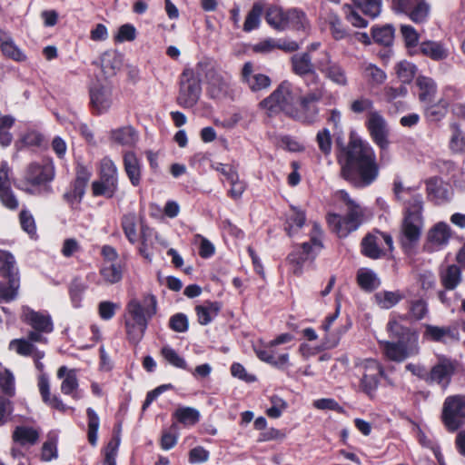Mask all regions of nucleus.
<instances>
[{"instance_id":"1","label":"nucleus","mask_w":465,"mask_h":465,"mask_svg":"<svg viewBox=\"0 0 465 465\" xmlns=\"http://www.w3.org/2000/svg\"><path fill=\"white\" fill-rule=\"evenodd\" d=\"M341 175L356 187L369 186L378 178L376 154L367 141L360 138L351 139Z\"/></svg>"},{"instance_id":"2","label":"nucleus","mask_w":465,"mask_h":465,"mask_svg":"<svg viewBox=\"0 0 465 465\" xmlns=\"http://www.w3.org/2000/svg\"><path fill=\"white\" fill-rule=\"evenodd\" d=\"M300 94V88L289 81H283L269 96L260 102L259 107L268 116L283 113L292 118Z\"/></svg>"},{"instance_id":"3","label":"nucleus","mask_w":465,"mask_h":465,"mask_svg":"<svg viewBox=\"0 0 465 465\" xmlns=\"http://www.w3.org/2000/svg\"><path fill=\"white\" fill-rule=\"evenodd\" d=\"M309 236V242L294 247L287 257L292 271L296 275H301L304 262L310 259L313 260L323 248V232L319 223H312Z\"/></svg>"},{"instance_id":"4","label":"nucleus","mask_w":465,"mask_h":465,"mask_svg":"<svg viewBox=\"0 0 465 465\" xmlns=\"http://www.w3.org/2000/svg\"><path fill=\"white\" fill-rule=\"evenodd\" d=\"M342 200L347 206V214L342 217L336 213H329L327 222L330 228L341 238L356 231L361 223L363 212L359 204L350 198L347 193L341 192Z\"/></svg>"},{"instance_id":"5","label":"nucleus","mask_w":465,"mask_h":465,"mask_svg":"<svg viewBox=\"0 0 465 465\" xmlns=\"http://www.w3.org/2000/svg\"><path fill=\"white\" fill-rule=\"evenodd\" d=\"M422 211L421 195H415L413 202H409L405 206L401 223V234L404 242L411 243L420 239L424 226Z\"/></svg>"},{"instance_id":"6","label":"nucleus","mask_w":465,"mask_h":465,"mask_svg":"<svg viewBox=\"0 0 465 465\" xmlns=\"http://www.w3.org/2000/svg\"><path fill=\"white\" fill-rule=\"evenodd\" d=\"M383 356L392 361L401 362L420 354L419 334L413 333L407 340L398 341H380Z\"/></svg>"},{"instance_id":"7","label":"nucleus","mask_w":465,"mask_h":465,"mask_svg":"<svg viewBox=\"0 0 465 465\" xmlns=\"http://www.w3.org/2000/svg\"><path fill=\"white\" fill-rule=\"evenodd\" d=\"M325 93V88L321 85L308 91L303 95L300 94L292 119L306 124L315 123L320 114L318 103L323 99Z\"/></svg>"},{"instance_id":"8","label":"nucleus","mask_w":465,"mask_h":465,"mask_svg":"<svg viewBox=\"0 0 465 465\" xmlns=\"http://www.w3.org/2000/svg\"><path fill=\"white\" fill-rule=\"evenodd\" d=\"M356 366L361 371L360 380V390L368 397L373 398L381 384V379L385 376L383 366L374 359L360 360Z\"/></svg>"},{"instance_id":"9","label":"nucleus","mask_w":465,"mask_h":465,"mask_svg":"<svg viewBox=\"0 0 465 465\" xmlns=\"http://www.w3.org/2000/svg\"><path fill=\"white\" fill-rule=\"evenodd\" d=\"M292 340L293 336L292 334L282 333L262 346H255V354L262 361L269 363L279 369L283 368L289 363V353H280L277 346L280 344L288 343Z\"/></svg>"},{"instance_id":"10","label":"nucleus","mask_w":465,"mask_h":465,"mask_svg":"<svg viewBox=\"0 0 465 465\" xmlns=\"http://www.w3.org/2000/svg\"><path fill=\"white\" fill-rule=\"evenodd\" d=\"M118 188V170L110 158H104L100 164V179L92 183L94 196L112 198Z\"/></svg>"},{"instance_id":"11","label":"nucleus","mask_w":465,"mask_h":465,"mask_svg":"<svg viewBox=\"0 0 465 465\" xmlns=\"http://www.w3.org/2000/svg\"><path fill=\"white\" fill-rule=\"evenodd\" d=\"M54 177V167L50 159L32 163L25 174V187L29 193H36L40 185L50 183Z\"/></svg>"},{"instance_id":"12","label":"nucleus","mask_w":465,"mask_h":465,"mask_svg":"<svg viewBox=\"0 0 465 465\" xmlns=\"http://www.w3.org/2000/svg\"><path fill=\"white\" fill-rule=\"evenodd\" d=\"M202 87L199 77L193 70L185 69L180 79V89L176 98L177 104L183 108L193 107L201 95Z\"/></svg>"},{"instance_id":"13","label":"nucleus","mask_w":465,"mask_h":465,"mask_svg":"<svg viewBox=\"0 0 465 465\" xmlns=\"http://www.w3.org/2000/svg\"><path fill=\"white\" fill-rule=\"evenodd\" d=\"M442 420L450 430H456L465 421V396L452 395L445 399L442 407Z\"/></svg>"},{"instance_id":"14","label":"nucleus","mask_w":465,"mask_h":465,"mask_svg":"<svg viewBox=\"0 0 465 465\" xmlns=\"http://www.w3.org/2000/svg\"><path fill=\"white\" fill-rule=\"evenodd\" d=\"M198 75L204 74L208 82V93L213 98H221L224 96L229 88V83L226 78L222 76L214 68L211 61H201L196 65Z\"/></svg>"},{"instance_id":"15","label":"nucleus","mask_w":465,"mask_h":465,"mask_svg":"<svg viewBox=\"0 0 465 465\" xmlns=\"http://www.w3.org/2000/svg\"><path fill=\"white\" fill-rule=\"evenodd\" d=\"M455 371V361L442 355L438 356L437 362L428 372L427 383H436L446 390Z\"/></svg>"},{"instance_id":"16","label":"nucleus","mask_w":465,"mask_h":465,"mask_svg":"<svg viewBox=\"0 0 465 465\" xmlns=\"http://www.w3.org/2000/svg\"><path fill=\"white\" fill-rule=\"evenodd\" d=\"M317 69L325 78L339 86L348 84V77L345 69L339 64L333 62L328 52H322L316 60Z\"/></svg>"},{"instance_id":"17","label":"nucleus","mask_w":465,"mask_h":465,"mask_svg":"<svg viewBox=\"0 0 465 465\" xmlns=\"http://www.w3.org/2000/svg\"><path fill=\"white\" fill-rule=\"evenodd\" d=\"M452 237V230L445 222H438L431 226L426 234L424 248L430 252L443 250Z\"/></svg>"},{"instance_id":"18","label":"nucleus","mask_w":465,"mask_h":465,"mask_svg":"<svg viewBox=\"0 0 465 465\" xmlns=\"http://www.w3.org/2000/svg\"><path fill=\"white\" fill-rule=\"evenodd\" d=\"M127 314L125 320L146 322L156 312V299L153 295L143 297V302L137 299L131 300L126 307Z\"/></svg>"},{"instance_id":"19","label":"nucleus","mask_w":465,"mask_h":465,"mask_svg":"<svg viewBox=\"0 0 465 465\" xmlns=\"http://www.w3.org/2000/svg\"><path fill=\"white\" fill-rule=\"evenodd\" d=\"M366 127L372 141L381 148L386 149L389 145V129L385 118L378 111L368 114Z\"/></svg>"},{"instance_id":"20","label":"nucleus","mask_w":465,"mask_h":465,"mask_svg":"<svg viewBox=\"0 0 465 465\" xmlns=\"http://www.w3.org/2000/svg\"><path fill=\"white\" fill-rule=\"evenodd\" d=\"M90 104L94 114L101 115L106 114L113 105V91L110 86L94 84L89 91Z\"/></svg>"},{"instance_id":"21","label":"nucleus","mask_w":465,"mask_h":465,"mask_svg":"<svg viewBox=\"0 0 465 465\" xmlns=\"http://www.w3.org/2000/svg\"><path fill=\"white\" fill-rule=\"evenodd\" d=\"M383 243L389 250L392 249V238L389 234L383 232L368 234L362 240L361 252L369 258L379 259L384 254Z\"/></svg>"},{"instance_id":"22","label":"nucleus","mask_w":465,"mask_h":465,"mask_svg":"<svg viewBox=\"0 0 465 465\" xmlns=\"http://www.w3.org/2000/svg\"><path fill=\"white\" fill-rule=\"evenodd\" d=\"M21 320L35 331L51 333L54 330V323L49 313L34 311L28 306L22 308Z\"/></svg>"},{"instance_id":"23","label":"nucleus","mask_w":465,"mask_h":465,"mask_svg":"<svg viewBox=\"0 0 465 465\" xmlns=\"http://www.w3.org/2000/svg\"><path fill=\"white\" fill-rule=\"evenodd\" d=\"M8 349L15 351L20 356L32 357L36 369L40 371H43L44 364L41 360L45 357V353L38 350L30 341L25 338L14 339L9 342Z\"/></svg>"},{"instance_id":"24","label":"nucleus","mask_w":465,"mask_h":465,"mask_svg":"<svg viewBox=\"0 0 465 465\" xmlns=\"http://www.w3.org/2000/svg\"><path fill=\"white\" fill-rule=\"evenodd\" d=\"M57 377L62 380L60 389L63 394L69 395L74 400H80L83 397L79 391V381L75 369L61 366L57 371Z\"/></svg>"},{"instance_id":"25","label":"nucleus","mask_w":465,"mask_h":465,"mask_svg":"<svg viewBox=\"0 0 465 465\" xmlns=\"http://www.w3.org/2000/svg\"><path fill=\"white\" fill-rule=\"evenodd\" d=\"M242 82L252 92L267 89L271 85L270 77L255 70L253 64L250 62L244 64L242 70Z\"/></svg>"},{"instance_id":"26","label":"nucleus","mask_w":465,"mask_h":465,"mask_svg":"<svg viewBox=\"0 0 465 465\" xmlns=\"http://www.w3.org/2000/svg\"><path fill=\"white\" fill-rule=\"evenodd\" d=\"M0 49L4 56L21 63L27 59L25 52L15 43L9 33L0 29Z\"/></svg>"},{"instance_id":"27","label":"nucleus","mask_w":465,"mask_h":465,"mask_svg":"<svg viewBox=\"0 0 465 465\" xmlns=\"http://www.w3.org/2000/svg\"><path fill=\"white\" fill-rule=\"evenodd\" d=\"M292 71L300 75H310L312 80L317 82L319 81V75L315 71V66L312 62V57L308 53H302L294 54L292 59Z\"/></svg>"},{"instance_id":"28","label":"nucleus","mask_w":465,"mask_h":465,"mask_svg":"<svg viewBox=\"0 0 465 465\" xmlns=\"http://www.w3.org/2000/svg\"><path fill=\"white\" fill-rule=\"evenodd\" d=\"M124 172L133 186H138L142 180V165L140 160L133 152H126L124 154Z\"/></svg>"},{"instance_id":"29","label":"nucleus","mask_w":465,"mask_h":465,"mask_svg":"<svg viewBox=\"0 0 465 465\" xmlns=\"http://www.w3.org/2000/svg\"><path fill=\"white\" fill-rule=\"evenodd\" d=\"M441 285L448 291L455 290L462 282V272L456 264H450L440 272Z\"/></svg>"},{"instance_id":"30","label":"nucleus","mask_w":465,"mask_h":465,"mask_svg":"<svg viewBox=\"0 0 465 465\" xmlns=\"http://www.w3.org/2000/svg\"><path fill=\"white\" fill-rule=\"evenodd\" d=\"M38 389L43 401L51 408L61 411H65L66 406L63 401L56 395H51L49 380L46 375L42 374L38 378Z\"/></svg>"},{"instance_id":"31","label":"nucleus","mask_w":465,"mask_h":465,"mask_svg":"<svg viewBox=\"0 0 465 465\" xmlns=\"http://www.w3.org/2000/svg\"><path fill=\"white\" fill-rule=\"evenodd\" d=\"M424 338L435 342H447L457 340V333L450 327H440L430 324L425 325Z\"/></svg>"},{"instance_id":"32","label":"nucleus","mask_w":465,"mask_h":465,"mask_svg":"<svg viewBox=\"0 0 465 465\" xmlns=\"http://www.w3.org/2000/svg\"><path fill=\"white\" fill-rule=\"evenodd\" d=\"M110 139L124 146H134L138 141V134L132 126H123L111 131Z\"/></svg>"},{"instance_id":"33","label":"nucleus","mask_w":465,"mask_h":465,"mask_svg":"<svg viewBox=\"0 0 465 465\" xmlns=\"http://www.w3.org/2000/svg\"><path fill=\"white\" fill-rule=\"evenodd\" d=\"M419 99L423 103H430L437 92L435 81L428 76L419 75L416 79Z\"/></svg>"},{"instance_id":"34","label":"nucleus","mask_w":465,"mask_h":465,"mask_svg":"<svg viewBox=\"0 0 465 465\" xmlns=\"http://www.w3.org/2000/svg\"><path fill=\"white\" fill-rule=\"evenodd\" d=\"M306 221L305 213L303 211L292 207L287 213L285 231L290 237L297 234L299 230L304 225Z\"/></svg>"},{"instance_id":"35","label":"nucleus","mask_w":465,"mask_h":465,"mask_svg":"<svg viewBox=\"0 0 465 465\" xmlns=\"http://www.w3.org/2000/svg\"><path fill=\"white\" fill-rule=\"evenodd\" d=\"M221 310L219 302H205L201 305L195 307L198 322L201 325L209 324L217 315Z\"/></svg>"},{"instance_id":"36","label":"nucleus","mask_w":465,"mask_h":465,"mask_svg":"<svg viewBox=\"0 0 465 465\" xmlns=\"http://www.w3.org/2000/svg\"><path fill=\"white\" fill-rule=\"evenodd\" d=\"M265 19L275 30H286L287 11L282 8L276 5L270 6L266 11Z\"/></svg>"},{"instance_id":"37","label":"nucleus","mask_w":465,"mask_h":465,"mask_svg":"<svg viewBox=\"0 0 465 465\" xmlns=\"http://www.w3.org/2000/svg\"><path fill=\"white\" fill-rule=\"evenodd\" d=\"M420 52L432 60H444L449 55L448 49L440 42L426 41L420 44Z\"/></svg>"},{"instance_id":"38","label":"nucleus","mask_w":465,"mask_h":465,"mask_svg":"<svg viewBox=\"0 0 465 465\" xmlns=\"http://www.w3.org/2000/svg\"><path fill=\"white\" fill-rule=\"evenodd\" d=\"M375 303L381 309H391L398 304L404 295L400 291H381L374 294Z\"/></svg>"},{"instance_id":"39","label":"nucleus","mask_w":465,"mask_h":465,"mask_svg":"<svg viewBox=\"0 0 465 465\" xmlns=\"http://www.w3.org/2000/svg\"><path fill=\"white\" fill-rule=\"evenodd\" d=\"M12 437L13 440L20 445H34L39 438V433L32 427L17 426Z\"/></svg>"},{"instance_id":"40","label":"nucleus","mask_w":465,"mask_h":465,"mask_svg":"<svg viewBox=\"0 0 465 465\" xmlns=\"http://www.w3.org/2000/svg\"><path fill=\"white\" fill-rule=\"evenodd\" d=\"M403 14L407 15L416 24L424 23L430 14V5L425 0H415L411 5L410 9Z\"/></svg>"},{"instance_id":"41","label":"nucleus","mask_w":465,"mask_h":465,"mask_svg":"<svg viewBox=\"0 0 465 465\" xmlns=\"http://www.w3.org/2000/svg\"><path fill=\"white\" fill-rule=\"evenodd\" d=\"M357 282L360 287L366 292H371L381 285L378 275L373 271L364 268L358 271Z\"/></svg>"},{"instance_id":"42","label":"nucleus","mask_w":465,"mask_h":465,"mask_svg":"<svg viewBox=\"0 0 465 465\" xmlns=\"http://www.w3.org/2000/svg\"><path fill=\"white\" fill-rule=\"evenodd\" d=\"M262 13V4L260 2L254 3L251 10L246 15L242 26L243 31L249 33L257 29L260 26Z\"/></svg>"},{"instance_id":"43","label":"nucleus","mask_w":465,"mask_h":465,"mask_svg":"<svg viewBox=\"0 0 465 465\" xmlns=\"http://www.w3.org/2000/svg\"><path fill=\"white\" fill-rule=\"evenodd\" d=\"M286 29L306 30L309 26L305 14L298 9L287 10Z\"/></svg>"},{"instance_id":"44","label":"nucleus","mask_w":465,"mask_h":465,"mask_svg":"<svg viewBox=\"0 0 465 465\" xmlns=\"http://www.w3.org/2000/svg\"><path fill=\"white\" fill-rule=\"evenodd\" d=\"M8 284L0 282V302H10L16 298L20 286L19 276L5 277Z\"/></svg>"},{"instance_id":"45","label":"nucleus","mask_w":465,"mask_h":465,"mask_svg":"<svg viewBox=\"0 0 465 465\" xmlns=\"http://www.w3.org/2000/svg\"><path fill=\"white\" fill-rule=\"evenodd\" d=\"M0 272L4 277L19 276L15 257L9 252L0 250Z\"/></svg>"},{"instance_id":"46","label":"nucleus","mask_w":465,"mask_h":465,"mask_svg":"<svg viewBox=\"0 0 465 465\" xmlns=\"http://www.w3.org/2000/svg\"><path fill=\"white\" fill-rule=\"evenodd\" d=\"M173 416L185 426H193L200 420L199 411L192 407H179Z\"/></svg>"},{"instance_id":"47","label":"nucleus","mask_w":465,"mask_h":465,"mask_svg":"<svg viewBox=\"0 0 465 465\" xmlns=\"http://www.w3.org/2000/svg\"><path fill=\"white\" fill-rule=\"evenodd\" d=\"M147 325L146 322L125 320V329L129 341L135 344L138 343L143 339Z\"/></svg>"},{"instance_id":"48","label":"nucleus","mask_w":465,"mask_h":465,"mask_svg":"<svg viewBox=\"0 0 465 465\" xmlns=\"http://www.w3.org/2000/svg\"><path fill=\"white\" fill-rule=\"evenodd\" d=\"M100 274L108 284H114L121 281L123 272L119 263H104Z\"/></svg>"},{"instance_id":"49","label":"nucleus","mask_w":465,"mask_h":465,"mask_svg":"<svg viewBox=\"0 0 465 465\" xmlns=\"http://www.w3.org/2000/svg\"><path fill=\"white\" fill-rule=\"evenodd\" d=\"M448 109L447 104L439 99L436 103L430 104L425 107V116L429 121L438 122L445 117Z\"/></svg>"},{"instance_id":"50","label":"nucleus","mask_w":465,"mask_h":465,"mask_svg":"<svg viewBox=\"0 0 465 465\" xmlns=\"http://www.w3.org/2000/svg\"><path fill=\"white\" fill-rule=\"evenodd\" d=\"M15 118L11 115H5L0 113V144L4 147L9 146L13 136L9 129L14 125Z\"/></svg>"},{"instance_id":"51","label":"nucleus","mask_w":465,"mask_h":465,"mask_svg":"<svg viewBox=\"0 0 465 465\" xmlns=\"http://www.w3.org/2000/svg\"><path fill=\"white\" fill-rule=\"evenodd\" d=\"M122 228L131 243L137 242L138 234L136 231V216L134 213H127L122 219Z\"/></svg>"},{"instance_id":"52","label":"nucleus","mask_w":465,"mask_h":465,"mask_svg":"<svg viewBox=\"0 0 465 465\" xmlns=\"http://www.w3.org/2000/svg\"><path fill=\"white\" fill-rule=\"evenodd\" d=\"M395 71L398 78L403 84H409L412 81L415 74H416V66L408 62V61H401L395 66Z\"/></svg>"},{"instance_id":"53","label":"nucleus","mask_w":465,"mask_h":465,"mask_svg":"<svg viewBox=\"0 0 465 465\" xmlns=\"http://www.w3.org/2000/svg\"><path fill=\"white\" fill-rule=\"evenodd\" d=\"M387 331L393 338L407 340L411 334L417 333L408 327L401 325L396 319H390L387 323Z\"/></svg>"},{"instance_id":"54","label":"nucleus","mask_w":465,"mask_h":465,"mask_svg":"<svg viewBox=\"0 0 465 465\" xmlns=\"http://www.w3.org/2000/svg\"><path fill=\"white\" fill-rule=\"evenodd\" d=\"M86 413L88 418V440L91 445L95 446L97 443V433L100 426V419L97 413L92 408H88L86 410Z\"/></svg>"},{"instance_id":"55","label":"nucleus","mask_w":465,"mask_h":465,"mask_svg":"<svg viewBox=\"0 0 465 465\" xmlns=\"http://www.w3.org/2000/svg\"><path fill=\"white\" fill-rule=\"evenodd\" d=\"M101 64L104 72L109 75L115 74L121 66V59L117 54L107 52L102 55Z\"/></svg>"},{"instance_id":"56","label":"nucleus","mask_w":465,"mask_h":465,"mask_svg":"<svg viewBox=\"0 0 465 465\" xmlns=\"http://www.w3.org/2000/svg\"><path fill=\"white\" fill-rule=\"evenodd\" d=\"M393 192L398 200L404 202L405 206L409 202H413L415 195H421L411 187H404L401 181L394 182Z\"/></svg>"},{"instance_id":"57","label":"nucleus","mask_w":465,"mask_h":465,"mask_svg":"<svg viewBox=\"0 0 465 465\" xmlns=\"http://www.w3.org/2000/svg\"><path fill=\"white\" fill-rule=\"evenodd\" d=\"M363 76L373 84H381L386 80V74L372 64L364 65Z\"/></svg>"},{"instance_id":"58","label":"nucleus","mask_w":465,"mask_h":465,"mask_svg":"<svg viewBox=\"0 0 465 465\" xmlns=\"http://www.w3.org/2000/svg\"><path fill=\"white\" fill-rule=\"evenodd\" d=\"M394 36V28L391 25H384L381 28L372 29V37L375 42L389 45L391 44Z\"/></svg>"},{"instance_id":"59","label":"nucleus","mask_w":465,"mask_h":465,"mask_svg":"<svg viewBox=\"0 0 465 465\" xmlns=\"http://www.w3.org/2000/svg\"><path fill=\"white\" fill-rule=\"evenodd\" d=\"M163 357L173 366L185 370L187 368L186 361L170 346H164L162 349Z\"/></svg>"},{"instance_id":"60","label":"nucleus","mask_w":465,"mask_h":465,"mask_svg":"<svg viewBox=\"0 0 465 465\" xmlns=\"http://www.w3.org/2000/svg\"><path fill=\"white\" fill-rule=\"evenodd\" d=\"M85 187V183L74 180L72 190L64 193V198L72 204L80 203L84 194Z\"/></svg>"},{"instance_id":"61","label":"nucleus","mask_w":465,"mask_h":465,"mask_svg":"<svg viewBox=\"0 0 465 465\" xmlns=\"http://www.w3.org/2000/svg\"><path fill=\"white\" fill-rule=\"evenodd\" d=\"M331 32L336 40L343 39L346 36V30L343 28L340 18L335 14H330L327 18Z\"/></svg>"},{"instance_id":"62","label":"nucleus","mask_w":465,"mask_h":465,"mask_svg":"<svg viewBox=\"0 0 465 465\" xmlns=\"http://www.w3.org/2000/svg\"><path fill=\"white\" fill-rule=\"evenodd\" d=\"M316 141L321 152L324 154H329L331 151V136L327 128L319 131L316 135Z\"/></svg>"},{"instance_id":"63","label":"nucleus","mask_w":465,"mask_h":465,"mask_svg":"<svg viewBox=\"0 0 465 465\" xmlns=\"http://www.w3.org/2000/svg\"><path fill=\"white\" fill-rule=\"evenodd\" d=\"M169 326L176 332H184L188 330V318L183 313H176L171 317Z\"/></svg>"},{"instance_id":"64","label":"nucleus","mask_w":465,"mask_h":465,"mask_svg":"<svg viewBox=\"0 0 465 465\" xmlns=\"http://www.w3.org/2000/svg\"><path fill=\"white\" fill-rule=\"evenodd\" d=\"M271 403L272 406L266 411L267 415L273 419L281 417L287 407L286 402L282 398L273 396L271 398Z\"/></svg>"}]
</instances>
